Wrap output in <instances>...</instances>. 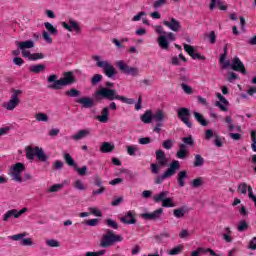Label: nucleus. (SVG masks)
Listing matches in <instances>:
<instances>
[{
	"label": "nucleus",
	"mask_w": 256,
	"mask_h": 256,
	"mask_svg": "<svg viewBox=\"0 0 256 256\" xmlns=\"http://www.w3.org/2000/svg\"><path fill=\"white\" fill-rule=\"evenodd\" d=\"M169 192L165 191V192H160V194H156L154 196V202L159 203L162 202V204H164L165 202V198L168 196Z\"/></svg>",
	"instance_id": "obj_36"
},
{
	"label": "nucleus",
	"mask_w": 256,
	"mask_h": 256,
	"mask_svg": "<svg viewBox=\"0 0 256 256\" xmlns=\"http://www.w3.org/2000/svg\"><path fill=\"white\" fill-rule=\"evenodd\" d=\"M187 178H188L187 170H181V172L178 173L177 182L180 188H184Z\"/></svg>",
	"instance_id": "obj_24"
},
{
	"label": "nucleus",
	"mask_w": 256,
	"mask_h": 256,
	"mask_svg": "<svg viewBox=\"0 0 256 256\" xmlns=\"http://www.w3.org/2000/svg\"><path fill=\"white\" fill-rule=\"evenodd\" d=\"M75 170H76V172H78V174L80 176H85L87 174L88 168H87V166H82V168H79V166H77V164H76Z\"/></svg>",
	"instance_id": "obj_52"
},
{
	"label": "nucleus",
	"mask_w": 256,
	"mask_h": 256,
	"mask_svg": "<svg viewBox=\"0 0 256 256\" xmlns=\"http://www.w3.org/2000/svg\"><path fill=\"white\" fill-rule=\"evenodd\" d=\"M102 80H103L102 74H94V76H92L91 84L92 86H96Z\"/></svg>",
	"instance_id": "obj_45"
},
{
	"label": "nucleus",
	"mask_w": 256,
	"mask_h": 256,
	"mask_svg": "<svg viewBox=\"0 0 256 256\" xmlns=\"http://www.w3.org/2000/svg\"><path fill=\"white\" fill-rule=\"evenodd\" d=\"M184 50L191 56V58H193V60H206L205 56L195 52L194 46H191L190 44H184Z\"/></svg>",
	"instance_id": "obj_17"
},
{
	"label": "nucleus",
	"mask_w": 256,
	"mask_h": 256,
	"mask_svg": "<svg viewBox=\"0 0 256 256\" xmlns=\"http://www.w3.org/2000/svg\"><path fill=\"white\" fill-rule=\"evenodd\" d=\"M168 40L175 42L176 36L173 32H167L165 36H159L158 44L163 50H168L169 42Z\"/></svg>",
	"instance_id": "obj_13"
},
{
	"label": "nucleus",
	"mask_w": 256,
	"mask_h": 256,
	"mask_svg": "<svg viewBox=\"0 0 256 256\" xmlns=\"http://www.w3.org/2000/svg\"><path fill=\"white\" fill-rule=\"evenodd\" d=\"M92 60L96 62V66H98V68H102L105 76H107L108 78H114L116 76L117 70L115 66L111 64V62H109L108 60L102 61L101 56H92Z\"/></svg>",
	"instance_id": "obj_4"
},
{
	"label": "nucleus",
	"mask_w": 256,
	"mask_h": 256,
	"mask_svg": "<svg viewBox=\"0 0 256 256\" xmlns=\"http://www.w3.org/2000/svg\"><path fill=\"white\" fill-rule=\"evenodd\" d=\"M248 196L251 200H253L255 206H256V196L253 193V188L251 186H248Z\"/></svg>",
	"instance_id": "obj_57"
},
{
	"label": "nucleus",
	"mask_w": 256,
	"mask_h": 256,
	"mask_svg": "<svg viewBox=\"0 0 256 256\" xmlns=\"http://www.w3.org/2000/svg\"><path fill=\"white\" fill-rule=\"evenodd\" d=\"M187 154V146L185 145V142H183V144L179 145V150L176 153V157L179 158L180 160H184Z\"/></svg>",
	"instance_id": "obj_27"
},
{
	"label": "nucleus",
	"mask_w": 256,
	"mask_h": 256,
	"mask_svg": "<svg viewBox=\"0 0 256 256\" xmlns=\"http://www.w3.org/2000/svg\"><path fill=\"white\" fill-rule=\"evenodd\" d=\"M35 156L39 162H47L49 160V156H47L43 148H39V146H34V158Z\"/></svg>",
	"instance_id": "obj_19"
},
{
	"label": "nucleus",
	"mask_w": 256,
	"mask_h": 256,
	"mask_svg": "<svg viewBox=\"0 0 256 256\" xmlns=\"http://www.w3.org/2000/svg\"><path fill=\"white\" fill-rule=\"evenodd\" d=\"M74 188L77 190H85V186L81 180H76V182H74Z\"/></svg>",
	"instance_id": "obj_59"
},
{
	"label": "nucleus",
	"mask_w": 256,
	"mask_h": 256,
	"mask_svg": "<svg viewBox=\"0 0 256 256\" xmlns=\"http://www.w3.org/2000/svg\"><path fill=\"white\" fill-rule=\"evenodd\" d=\"M27 211V208H23L21 210H17V209H12V210H8L4 216H3V221L7 222L9 221V219H11L12 217H14V219H19V217L25 213Z\"/></svg>",
	"instance_id": "obj_15"
},
{
	"label": "nucleus",
	"mask_w": 256,
	"mask_h": 256,
	"mask_svg": "<svg viewBox=\"0 0 256 256\" xmlns=\"http://www.w3.org/2000/svg\"><path fill=\"white\" fill-rule=\"evenodd\" d=\"M11 92H12L11 98L6 104V109L8 111H13V109H15V107H17V105L21 103V100L19 99V97L23 95V91L21 90L12 89Z\"/></svg>",
	"instance_id": "obj_10"
},
{
	"label": "nucleus",
	"mask_w": 256,
	"mask_h": 256,
	"mask_svg": "<svg viewBox=\"0 0 256 256\" xmlns=\"http://www.w3.org/2000/svg\"><path fill=\"white\" fill-rule=\"evenodd\" d=\"M162 206L163 208H175V204L172 198H168V196H166V198L164 199Z\"/></svg>",
	"instance_id": "obj_43"
},
{
	"label": "nucleus",
	"mask_w": 256,
	"mask_h": 256,
	"mask_svg": "<svg viewBox=\"0 0 256 256\" xmlns=\"http://www.w3.org/2000/svg\"><path fill=\"white\" fill-rule=\"evenodd\" d=\"M91 134V131L89 129L86 130H79L77 134H74L71 138L72 140H83V138H87Z\"/></svg>",
	"instance_id": "obj_28"
},
{
	"label": "nucleus",
	"mask_w": 256,
	"mask_h": 256,
	"mask_svg": "<svg viewBox=\"0 0 256 256\" xmlns=\"http://www.w3.org/2000/svg\"><path fill=\"white\" fill-rule=\"evenodd\" d=\"M35 118L37 122H48L49 120V116H47V114L43 112H39L38 114H36Z\"/></svg>",
	"instance_id": "obj_42"
},
{
	"label": "nucleus",
	"mask_w": 256,
	"mask_h": 256,
	"mask_svg": "<svg viewBox=\"0 0 256 256\" xmlns=\"http://www.w3.org/2000/svg\"><path fill=\"white\" fill-rule=\"evenodd\" d=\"M76 102L78 104H82V106L84 108H93V106H95L92 98H88V97L78 98V100H76Z\"/></svg>",
	"instance_id": "obj_25"
},
{
	"label": "nucleus",
	"mask_w": 256,
	"mask_h": 256,
	"mask_svg": "<svg viewBox=\"0 0 256 256\" xmlns=\"http://www.w3.org/2000/svg\"><path fill=\"white\" fill-rule=\"evenodd\" d=\"M114 86L115 84L113 82H106L105 88L101 87L96 90L94 98H96V100H120V102H123L124 104H135L133 98H126V96L117 94V91L113 89Z\"/></svg>",
	"instance_id": "obj_1"
},
{
	"label": "nucleus",
	"mask_w": 256,
	"mask_h": 256,
	"mask_svg": "<svg viewBox=\"0 0 256 256\" xmlns=\"http://www.w3.org/2000/svg\"><path fill=\"white\" fill-rule=\"evenodd\" d=\"M137 150L138 148H136L135 146H127V152L129 156H135Z\"/></svg>",
	"instance_id": "obj_58"
},
{
	"label": "nucleus",
	"mask_w": 256,
	"mask_h": 256,
	"mask_svg": "<svg viewBox=\"0 0 256 256\" xmlns=\"http://www.w3.org/2000/svg\"><path fill=\"white\" fill-rule=\"evenodd\" d=\"M81 92L77 90L76 88H71L70 90L66 91V96H69L70 98H77L80 96Z\"/></svg>",
	"instance_id": "obj_40"
},
{
	"label": "nucleus",
	"mask_w": 256,
	"mask_h": 256,
	"mask_svg": "<svg viewBox=\"0 0 256 256\" xmlns=\"http://www.w3.org/2000/svg\"><path fill=\"white\" fill-rule=\"evenodd\" d=\"M45 70V64H34V74H41L42 72H45Z\"/></svg>",
	"instance_id": "obj_44"
},
{
	"label": "nucleus",
	"mask_w": 256,
	"mask_h": 256,
	"mask_svg": "<svg viewBox=\"0 0 256 256\" xmlns=\"http://www.w3.org/2000/svg\"><path fill=\"white\" fill-rule=\"evenodd\" d=\"M57 74L48 77V88L51 90H61L63 86H72L75 84L76 78L74 72H64V76L58 80Z\"/></svg>",
	"instance_id": "obj_2"
},
{
	"label": "nucleus",
	"mask_w": 256,
	"mask_h": 256,
	"mask_svg": "<svg viewBox=\"0 0 256 256\" xmlns=\"http://www.w3.org/2000/svg\"><path fill=\"white\" fill-rule=\"evenodd\" d=\"M97 120L104 124L108 122V120H109V108L108 107H105L102 109V114H101V116H97Z\"/></svg>",
	"instance_id": "obj_31"
},
{
	"label": "nucleus",
	"mask_w": 256,
	"mask_h": 256,
	"mask_svg": "<svg viewBox=\"0 0 256 256\" xmlns=\"http://www.w3.org/2000/svg\"><path fill=\"white\" fill-rule=\"evenodd\" d=\"M162 214L163 208H158V210H155L154 212L142 214V218H144V220H158L161 218Z\"/></svg>",
	"instance_id": "obj_20"
},
{
	"label": "nucleus",
	"mask_w": 256,
	"mask_h": 256,
	"mask_svg": "<svg viewBox=\"0 0 256 256\" xmlns=\"http://www.w3.org/2000/svg\"><path fill=\"white\" fill-rule=\"evenodd\" d=\"M189 212L188 208L183 206L182 208H176L173 210V214L175 218H184L185 214Z\"/></svg>",
	"instance_id": "obj_30"
},
{
	"label": "nucleus",
	"mask_w": 256,
	"mask_h": 256,
	"mask_svg": "<svg viewBox=\"0 0 256 256\" xmlns=\"http://www.w3.org/2000/svg\"><path fill=\"white\" fill-rule=\"evenodd\" d=\"M26 157L30 161H33V146H27L26 147Z\"/></svg>",
	"instance_id": "obj_53"
},
{
	"label": "nucleus",
	"mask_w": 256,
	"mask_h": 256,
	"mask_svg": "<svg viewBox=\"0 0 256 256\" xmlns=\"http://www.w3.org/2000/svg\"><path fill=\"white\" fill-rule=\"evenodd\" d=\"M194 118L201 124V126H208L207 120L204 118L203 114H200V112H194Z\"/></svg>",
	"instance_id": "obj_35"
},
{
	"label": "nucleus",
	"mask_w": 256,
	"mask_h": 256,
	"mask_svg": "<svg viewBox=\"0 0 256 256\" xmlns=\"http://www.w3.org/2000/svg\"><path fill=\"white\" fill-rule=\"evenodd\" d=\"M181 86H182V90L186 94H192L193 90H192L191 86H188L187 84H181Z\"/></svg>",
	"instance_id": "obj_64"
},
{
	"label": "nucleus",
	"mask_w": 256,
	"mask_h": 256,
	"mask_svg": "<svg viewBox=\"0 0 256 256\" xmlns=\"http://www.w3.org/2000/svg\"><path fill=\"white\" fill-rule=\"evenodd\" d=\"M231 68L235 72H240L241 74H244V75L247 74V70L245 68V64H243L242 60H240V58H238V56L233 58L232 64H231Z\"/></svg>",
	"instance_id": "obj_14"
},
{
	"label": "nucleus",
	"mask_w": 256,
	"mask_h": 256,
	"mask_svg": "<svg viewBox=\"0 0 256 256\" xmlns=\"http://www.w3.org/2000/svg\"><path fill=\"white\" fill-rule=\"evenodd\" d=\"M166 4L167 0H155L153 2V8L157 10L158 8H162V6H166Z\"/></svg>",
	"instance_id": "obj_49"
},
{
	"label": "nucleus",
	"mask_w": 256,
	"mask_h": 256,
	"mask_svg": "<svg viewBox=\"0 0 256 256\" xmlns=\"http://www.w3.org/2000/svg\"><path fill=\"white\" fill-rule=\"evenodd\" d=\"M44 26L46 30L42 32V38L46 42V44H52L53 38L52 36H57L59 34V30L51 22H44Z\"/></svg>",
	"instance_id": "obj_7"
},
{
	"label": "nucleus",
	"mask_w": 256,
	"mask_h": 256,
	"mask_svg": "<svg viewBox=\"0 0 256 256\" xmlns=\"http://www.w3.org/2000/svg\"><path fill=\"white\" fill-rule=\"evenodd\" d=\"M62 27L68 30V32H73V30L76 33L81 32L80 25L75 20H69L68 24L67 22H62Z\"/></svg>",
	"instance_id": "obj_18"
},
{
	"label": "nucleus",
	"mask_w": 256,
	"mask_h": 256,
	"mask_svg": "<svg viewBox=\"0 0 256 256\" xmlns=\"http://www.w3.org/2000/svg\"><path fill=\"white\" fill-rule=\"evenodd\" d=\"M216 97L218 98V100H220V102H216L215 106L222 110V112H227V105L229 104L228 100L225 98V96H222L220 92L216 94Z\"/></svg>",
	"instance_id": "obj_21"
},
{
	"label": "nucleus",
	"mask_w": 256,
	"mask_h": 256,
	"mask_svg": "<svg viewBox=\"0 0 256 256\" xmlns=\"http://www.w3.org/2000/svg\"><path fill=\"white\" fill-rule=\"evenodd\" d=\"M209 252L210 256H220L219 254H216L214 250L211 248H197L193 252H191V256H201V254H207Z\"/></svg>",
	"instance_id": "obj_23"
},
{
	"label": "nucleus",
	"mask_w": 256,
	"mask_h": 256,
	"mask_svg": "<svg viewBox=\"0 0 256 256\" xmlns=\"http://www.w3.org/2000/svg\"><path fill=\"white\" fill-rule=\"evenodd\" d=\"M216 4H217V6L220 10H227V8H228L226 6L225 2H222L221 0H218V1L217 0H211L210 10H214Z\"/></svg>",
	"instance_id": "obj_33"
},
{
	"label": "nucleus",
	"mask_w": 256,
	"mask_h": 256,
	"mask_svg": "<svg viewBox=\"0 0 256 256\" xmlns=\"http://www.w3.org/2000/svg\"><path fill=\"white\" fill-rule=\"evenodd\" d=\"M141 120L144 124H151L153 120L152 110H147L144 112V114L141 116Z\"/></svg>",
	"instance_id": "obj_32"
},
{
	"label": "nucleus",
	"mask_w": 256,
	"mask_h": 256,
	"mask_svg": "<svg viewBox=\"0 0 256 256\" xmlns=\"http://www.w3.org/2000/svg\"><path fill=\"white\" fill-rule=\"evenodd\" d=\"M105 223L106 226H108V228H111L112 231L119 230V224L115 220L108 218Z\"/></svg>",
	"instance_id": "obj_38"
},
{
	"label": "nucleus",
	"mask_w": 256,
	"mask_h": 256,
	"mask_svg": "<svg viewBox=\"0 0 256 256\" xmlns=\"http://www.w3.org/2000/svg\"><path fill=\"white\" fill-rule=\"evenodd\" d=\"M120 222H122L123 224H136L137 220L135 212H132L130 210L125 216L120 218Z\"/></svg>",
	"instance_id": "obj_22"
},
{
	"label": "nucleus",
	"mask_w": 256,
	"mask_h": 256,
	"mask_svg": "<svg viewBox=\"0 0 256 256\" xmlns=\"http://www.w3.org/2000/svg\"><path fill=\"white\" fill-rule=\"evenodd\" d=\"M23 171H25V164L18 162L11 166L9 175L13 177L14 181L21 183L23 181Z\"/></svg>",
	"instance_id": "obj_8"
},
{
	"label": "nucleus",
	"mask_w": 256,
	"mask_h": 256,
	"mask_svg": "<svg viewBox=\"0 0 256 256\" xmlns=\"http://www.w3.org/2000/svg\"><path fill=\"white\" fill-rule=\"evenodd\" d=\"M153 116V120H155V122H163L164 118H165V114L163 112V110H157V112H155V114H152Z\"/></svg>",
	"instance_id": "obj_37"
},
{
	"label": "nucleus",
	"mask_w": 256,
	"mask_h": 256,
	"mask_svg": "<svg viewBox=\"0 0 256 256\" xmlns=\"http://www.w3.org/2000/svg\"><path fill=\"white\" fill-rule=\"evenodd\" d=\"M85 223L87 226H98L99 220H98V218H94L92 220H86Z\"/></svg>",
	"instance_id": "obj_61"
},
{
	"label": "nucleus",
	"mask_w": 256,
	"mask_h": 256,
	"mask_svg": "<svg viewBox=\"0 0 256 256\" xmlns=\"http://www.w3.org/2000/svg\"><path fill=\"white\" fill-rule=\"evenodd\" d=\"M180 168L181 164L179 160H173L170 163L169 168L164 172V174H162V176H157V178H155V184H162L164 180H166L167 178L175 176L176 172L180 170Z\"/></svg>",
	"instance_id": "obj_5"
},
{
	"label": "nucleus",
	"mask_w": 256,
	"mask_h": 256,
	"mask_svg": "<svg viewBox=\"0 0 256 256\" xmlns=\"http://www.w3.org/2000/svg\"><path fill=\"white\" fill-rule=\"evenodd\" d=\"M182 141L184 142L185 146H195L193 136H187L186 138H183Z\"/></svg>",
	"instance_id": "obj_47"
},
{
	"label": "nucleus",
	"mask_w": 256,
	"mask_h": 256,
	"mask_svg": "<svg viewBox=\"0 0 256 256\" xmlns=\"http://www.w3.org/2000/svg\"><path fill=\"white\" fill-rule=\"evenodd\" d=\"M222 238L228 244L233 242V232L230 227L224 228V233L222 234Z\"/></svg>",
	"instance_id": "obj_26"
},
{
	"label": "nucleus",
	"mask_w": 256,
	"mask_h": 256,
	"mask_svg": "<svg viewBox=\"0 0 256 256\" xmlns=\"http://www.w3.org/2000/svg\"><path fill=\"white\" fill-rule=\"evenodd\" d=\"M64 160L68 166H72L74 170H76L77 164H75V160L72 158L71 154H64Z\"/></svg>",
	"instance_id": "obj_39"
},
{
	"label": "nucleus",
	"mask_w": 256,
	"mask_h": 256,
	"mask_svg": "<svg viewBox=\"0 0 256 256\" xmlns=\"http://www.w3.org/2000/svg\"><path fill=\"white\" fill-rule=\"evenodd\" d=\"M205 164V160L203 158V156H201V154H196L195 158H194V162L193 165L195 168H202V166H204Z\"/></svg>",
	"instance_id": "obj_34"
},
{
	"label": "nucleus",
	"mask_w": 256,
	"mask_h": 256,
	"mask_svg": "<svg viewBox=\"0 0 256 256\" xmlns=\"http://www.w3.org/2000/svg\"><path fill=\"white\" fill-rule=\"evenodd\" d=\"M115 146L113 144H110V142H103L102 146H100V152L104 154H108L110 152H113Z\"/></svg>",
	"instance_id": "obj_29"
},
{
	"label": "nucleus",
	"mask_w": 256,
	"mask_h": 256,
	"mask_svg": "<svg viewBox=\"0 0 256 256\" xmlns=\"http://www.w3.org/2000/svg\"><path fill=\"white\" fill-rule=\"evenodd\" d=\"M248 249L249 250H256V236L250 240L248 244Z\"/></svg>",
	"instance_id": "obj_63"
},
{
	"label": "nucleus",
	"mask_w": 256,
	"mask_h": 256,
	"mask_svg": "<svg viewBox=\"0 0 256 256\" xmlns=\"http://www.w3.org/2000/svg\"><path fill=\"white\" fill-rule=\"evenodd\" d=\"M156 161L158 164H151V173L159 174L160 166H168V158L164 152V150L156 151Z\"/></svg>",
	"instance_id": "obj_6"
},
{
	"label": "nucleus",
	"mask_w": 256,
	"mask_h": 256,
	"mask_svg": "<svg viewBox=\"0 0 256 256\" xmlns=\"http://www.w3.org/2000/svg\"><path fill=\"white\" fill-rule=\"evenodd\" d=\"M62 188H64V184H54L53 186H50L48 192H59Z\"/></svg>",
	"instance_id": "obj_50"
},
{
	"label": "nucleus",
	"mask_w": 256,
	"mask_h": 256,
	"mask_svg": "<svg viewBox=\"0 0 256 256\" xmlns=\"http://www.w3.org/2000/svg\"><path fill=\"white\" fill-rule=\"evenodd\" d=\"M203 184H204V180H203V178H201V177L195 178V179L192 180V182H191L192 188H200L201 186H203Z\"/></svg>",
	"instance_id": "obj_41"
},
{
	"label": "nucleus",
	"mask_w": 256,
	"mask_h": 256,
	"mask_svg": "<svg viewBox=\"0 0 256 256\" xmlns=\"http://www.w3.org/2000/svg\"><path fill=\"white\" fill-rule=\"evenodd\" d=\"M191 110L190 108H179L178 110V118L187 126V128H193V124L190 120Z\"/></svg>",
	"instance_id": "obj_12"
},
{
	"label": "nucleus",
	"mask_w": 256,
	"mask_h": 256,
	"mask_svg": "<svg viewBox=\"0 0 256 256\" xmlns=\"http://www.w3.org/2000/svg\"><path fill=\"white\" fill-rule=\"evenodd\" d=\"M46 244L51 248H59L60 246L58 240H47Z\"/></svg>",
	"instance_id": "obj_55"
},
{
	"label": "nucleus",
	"mask_w": 256,
	"mask_h": 256,
	"mask_svg": "<svg viewBox=\"0 0 256 256\" xmlns=\"http://www.w3.org/2000/svg\"><path fill=\"white\" fill-rule=\"evenodd\" d=\"M17 45L18 49L22 52V57L28 59V61H33V54L28 51V49H33V40L18 42Z\"/></svg>",
	"instance_id": "obj_9"
},
{
	"label": "nucleus",
	"mask_w": 256,
	"mask_h": 256,
	"mask_svg": "<svg viewBox=\"0 0 256 256\" xmlns=\"http://www.w3.org/2000/svg\"><path fill=\"white\" fill-rule=\"evenodd\" d=\"M182 250H183L182 246H176V248H173L172 250H170V255L177 256L178 254H181Z\"/></svg>",
	"instance_id": "obj_54"
},
{
	"label": "nucleus",
	"mask_w": 256,
	"mask_h": 256,
	"mask_svg": "<svg viewBox=\"0 0 256 256\" xmlns=\"http://www.w3.org/2000/svg\"><path fill=\"white\" fill-rule=\"evenodd\" d=\"M124 238L121 234H116L110 228L104 230V234H102V238L100 239V247L101 248H111L112 246H116L120 242H123Z\"/></svg>",
	"instance_id": "obj_3"
},
{
	"label": "nucleus",
	"mask_w": 256,
	"mask_h": 256,
	"mask_svg": "<svg viewBox=\"0 0 256 256\" xmlns=\"http://www.w3.org/2000/svg\"><path fill=\"white\" fill-rule=\"evenodd\" d=\"M163 148H165V150H171V148H173V140H165L163 142Z\"/></svg>",
	"instance_id": "obj_56"
},
{
	"label": "nucleus",
	"mask_w": 256,
	"mask_h": 256,
	"mask_svg": "<svg viewBox=\"0 0 256 256\" xmlns=\"http://www.w3.org/2000/svg\"><path fill=\"white\" fill-rule=\"evenodd\" d=\"M247 189H249V186H247L246 182H242V184L238 186V192H240V194H247Z\"/></svg>",
	"instance_id": "obj_51"
},
{
	"label": "nucleus",
	"mask_w": 256,
	"mask_h": 256,
	"mask_svg": "<svg viewBox=\"0 0 256 256\" xmlns=\"http://www.w3.org/2000/svg\"><path fill=\"white\" fill-rule=\"evenodd\" d=\"M20 245H24V246L33 245V240H31V238H23L20 242Z\"/></svg>",
	"instance_id": "obj_62"
},
{
	"label": "nucleus",
	"mask_w": 256,
	"mask_h": 256,
	"mask_svg": "<svg viewBox=\"0 0 256 256\" xmlns=\"http://www.w3.org/2000/svg\"><path fill=\"white\" fill-rule=\"evenodd\" d=\"M26 236H27L26 233H20V234L9 236V239H11L12 241H23V238Z\"/></svg>",
	"instance_id": "obj_48"
},
{
	"label": "nucleus",
	"mask_w": 256,
	"mask_h": 256,
	"mask_svg": "<svg viewBox=\"0 0 256 256\" xmlns=\"http://www.w3.org/2000/svg\"><path fill=\"white\" fill-rule=\"evenodd\" d=\"M226 58H227V46H225L224 53L221 54V56H220V64H222V68H223L224 63L226 61Z\"/></svg>",
	"instance_id": "obj_60"
},
{
	"label": "nucleus",
	"mask_w": 256,
	"mask_h": 256,
	"mask_svg": "<svg viewBox=\"0 0 256 256\" xmlns=\"http://www.w3.org/2000/svg\"><path fill=\"white\" fill-rule=\"evenodd\" d=\"M116 67L123 72L124 74H129L130 76H138L139 75V68L128 66L123 60H118L116 62Z\"/></svg>",
	"instance_id": "obj_11"
},
{
	"label": "nucleus",
	"mask_w": 256,
	"mask_h": 256,
	"mask_svg": "<svg viewBox=\"0 0 256 256\" xmlns=\"http://www.w3.org/2000/svg\"><path fill=\"white\" fill-rule=\"evenodd\" d=\"M249 224L245 220H241L238 224V232H245V230H248Z\"/></svg>",
	"instance_id": "obj_46"
},
{
	"label": "nucleus",
	"mask_w": 256,
	"mask_h": 256,
	"mask_svg": "<svg viewBox=\"0 0 256 256\" xmlns=\"http://www.w3.org/2000/svg\"><path fill=\"white\" fill-rule=\"evenodd\" d=\"M164 26H167L170 30L173 32H180L182 26L181 22L179 20H176V18H170V20H164L163 22Z\"/></svg>",
	"instance_id": "obj_16"
}]
</instances>
